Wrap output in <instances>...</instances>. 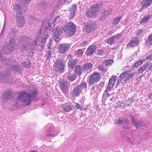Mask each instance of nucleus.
<instances>
[{
  "label": "nucleus",
  "instance_id": "24",
  "mask_svg": "<svg viewBox=\"0 0 152 152\" xmlns=\"http://www.w3.org/2000/svg\"><path fill=\"white\" fill-rule=\"evenodd\" d=\"M151 18L150 15H148L145 17L143 18L140 22L141 24H145Z\"/></svg>",
  "mask_w": 152,
  "mask_h": 152
},
{
  "label": "nucleus",
  "instance_id": "51",
  "mask_svg": "<svg viewBox=\"0 0 152 152\" xmlns=\"http://www.w3.org/2000/svg\"><path fill=\"white\" fill-rule=\"evenodd\" d=\"M51 44V41L49 42V46L48 47V48L50 49V44Z\"/></svg>",
  "mask_w": 152,
  "mask_h": 152
},
{
  "label": "nucleus",
  "instance_id": "1",
  "mask_svg": "<svg viewBox=\"0 0 152 152\" xmlns=\"http://www.w3.org/2000/svg\"><path fill=\"white\" fill-rule=\"evenodd\" d=\"M38 94V92L36 90L32 91L31 94L28 92L23 91L20 93L16 100L17 101H21L26 105H29L33 99L35 98L36 96Z\"/></svg>",
  "mask_w": 152,
  "mask_h": 152
},
{
  "label": "nucleus",
  "instance_id": "22",
  "mask_svg": "<svg viewBox=\"0 0 152 152\" xmlns=\"http://www.w3.org/2000/svg\"><path fill=\"white\" fill-rule=\"evenodd\" d=\"M60 35L58 31H56L54 32V39L56 42H57L61 40Z\"/></svg>",
  "mask_w": 152,
  "mask_h": 152
},
{
  "label": "nucleus",
  "instance_id": "4",
  "mask_svg": "<svg viewBox=\"0 0 152 152\" xmlns=\"http://www.w3.org/2000/svg\"><path fill=\"white\" fill-rule=\"evenodd\" d=\"M99 5L96 4L89 9L86 12V15L89 18L95 17L98 13Z\"/></svg>",
  "mask_w": 152,
  "mask_h": 152
},
{
  "label": "nucleus",
  "instance_id": "3",
  "mask_svg": "<svg viewBox=\"0 0 152 152\" xmlns=\"http://www.w3.org/2000/svg\"><path fill=\"white\" fill-rule=\"evenodd\" d=\"M135 72L131 73L130 70H127L123 72L121 74L118 78V83H121L122 80L125 78L124 81H126L129 80L130 79L132 78L134 75Z\"/></svg>",
  "mask_w": 152,
  "mask_h": 152
},
{
  "label": "nucleus",
  "instance_id": "39",
  "mask_svg": "<svg viewBox=\"0 0 152 152\" xmlns=\"http://www.w3.org/2000/svg\"><path fill=\"white\" fill-rule=\"evenodd\" d=\"M31 63L29 62L28 64H26L25 62H23L22 63V65L23 66H24L26 67H29L30 66Z\"/></svg>",
  "mask_w": 152,
  "mask_h": 152
},
{
  "label": "nucleus",
  "instance_id": "9",
  "mask_svg": "<svg viewBox=\"0 0 152 152\" xmlns=\"http://www.w3.org/2000/svg\"><path fill=\"white\" fill-rule=\"evenodd\" d=\"M16 19L17 24L19 27H22L24 26L25 23V20L22 15V13H17Z\"/></svg>",
  "mask_w": 152,
  "mask_h": 152
},
{
  "label": "nucleus",
  "instance_id": "50",
  "mask_svg": "<svg viewBox=\"0 0 152 152\" xmlns=\"http://www.w3.org/2000/svg\"><path fill=\"white\" fill-rule=\"evenodd\" d=\"M148 69L150 70H152V64L149 66Z\"/></svg>",
  "mask_w": 152,
  "mask_h": 152
},
{
  "label": "nucleus",
  "instance_id": "20",
  "mask_svg": "<svg viewBox=\"0 0 152 152\" xmlns=\"http://www.w3.org/2000/svg\"><path fill=\"white\" fill-rule=\"evenodd\" d=\"M82 92L83 90H85L87 89V85L86 82H82L80 85L77 86Z\"/></svg>",
  "mask_w": 152,
  "mask_h": 152
},
{
  "label": "nucleus",
  "instance_id": "43",
  "mask_svg": "<svg viewBox=\"0 0 152 152\" xmlns=\"http://www.w3.org/2000/svg\"><path fill=\"white\" fill-rule=\"evenodd\" d=\"M75 107H77V109H80V111H81L82 110V108H81V107H80V105L78 103H76L75 104Z\"/></svg>",
  "mask_w": 152,
  "mask_h": 152
},
{
  "label": "nucleus",
  "instance_id": "34",
  "mask_svg": "<svg viewBox=\"0 0 152 152\" xmlns=\"http://www.w3.org/2000/svg\"><path fill=\"white\" fill-rule=\"evenodd\" d=\"M113 62V61L112 59H108L105 61L104 64L106 66H110Z\"/></svg>",
  "mask_w": 152,
  "mask_h": 152
},
{
  "label": "nucleus",
  "instance_id": "12",
  "mask_svg": "<svg viewBox=\"0 0 152 152\" xmlns=\"http://www.w3.org/2000/svg\"><path fill=\"white\" fill-rule=\"evenodd\" d=\"M139 43V38L137 37H134L133 39H131V41L127 45V47L129 48L135 47L138 45Z\"/></svg>",
  "mask_w": 152,
  "mask_h": 152
},
{
  "label": "nucleus",
  "instance_id": "16",
  "mask_svg": "<svg viewBox=\"0 0 152 152\" xmlns=\"http://www.w3.org/2000/svg\"><path fill=\"white\" fill-rule=\"evenodd\" d=\"M152 2V0H143L142 2H141L140 4H143L141 7V9H143L144 7H146L149 6Z\"/></svg>",
  "mask_w": 152,
  "mask_h": 152
},
{
  "label": "nucleus",
  "instance_id": "49",
  "mask_svg": "<svg viewBox=\"0 0 152 152\" xmlns=\"http://www.w3.org/2000/svg\"><path fill=\"white\" fill-rule=\"evenodd\" d=\"M48 38V37L47 36H46V37H45L44 38H43L42 39V42H45L46 39H47Z\"/></svg>",
  "mask_w": 152,
  "mask_h": 152
},
{
  "label": "nucleus",
  "instance_id": "17",
  "mask_svg": "<svg viewBox=\"0 0 152 152\" xmlns=\"http://www.w3.org/2000/svg\"><path fill=\"white\" fill-rule=\"evenodd\" d=\"M132 123L134 124L136 128H139L143 126V124L142 122L140 121L136 122L133 116H132Z\"/></svg>",
  "mask_w": 152,
  "mask_h": 152
},
{
  "label": "nucleus",
  "instance_id": "2",
  "mask_svg": "<svg viewBox=\"0 0 152 152\" xmlns=\"http://www.w3.org/2000/svg\"><path fill=\"white\" fill-rule=\"evenodd\" d=\"M62 30L68 37L71 36L73 35L75 32V25L72 23L69 22L66 26L63 27Z\"/></svg>",
  "mask_w": 152,
  "mask_h": 152
},
{
  "label": "nucleus",
  "instance_id": "33",
  "mask_svg": "<svg viewBox=\"0 0 152 152\" xmlns=\"http://www.w3.org/2000/svg\"><path fill=\"white\" fill-rule=\"evenodd\" d=\"M83 53V51L82 49H80L77 50L76 53L75 54L78 57L81 56Z\"/></svg>",
  "mask_w": 152,
  "mask_h": 152
},
{
  "label": "nucleus",
  "instance_id": "59",
  "mask_svg": "<svg viewBox=\"0 0 152 152\" xmlns=\"http://www.w3.org/2000/svg\"><path fill=\"white\" fill-rule=\"evenodd\" d=\"M18 104V103H17L16 105H17Z\"/></svg>",
  "mask_w": 152,
  "mask_h": 152
},
{
  "label": "nucleus",
  "instance_id": "7",
  "mask_svg": "<svg viewBox=\"0 0 152 152\" xmlns=\"http://www.w3.org/2000/svg\"><path fill=\"white\" fill-rule=\"evenodd\" d=\"M94 24L92 21H90L87 22L84 26V30L86 33L92 32L94 30Z\"/></svg>",
  "mask_w": 152,
  "mask_h": 152
},
{
  "label": "nucleus",
  "instance_id": "29",
  "mask_svg": "<svg viewBox=\"0 0 152 152\" xmlns=\"http://www.w3.org/2000/svg\"><path fill=\"white\" fill-rule=\"evenodd\" d=\"M99 69H100L102 71L105 72L107 69V68L105 64H101L99 66Z\"/></svg>",
  "mask_w": 152,
  "mask_h": 152
},
{
  "label": "nucleus",
  "instance_id": "55",
  "mask_svg": "<svg viewBox=\"0 0 152 152\" xmlns=\"http://www.w3.org/2000/svg\"><path fill=\"white\" fill-rule=\"evenodd\" d=\"M86 110V108L85 107H84L82 109V110Z\"/></svg>",
  "mask_w": 152,
  "mask_h": 152
},
{
  "label": "nucleus",
  "instance_id": "52",
  "mask_svg": "<svg viewBox=\"0 0 152 152\" xmlns=\"http://www.w3.org/2000/svg\"><path fill=\"white\" fill-rule=\"evenodd\" d=\"M38 42V39H36L35 40V42L34 44L37 45V42Z\"/></svg>",
  "mask_w": 152,
  "mask_h": 152
},
{
  "label": "nucleus",
  "instance_id": "26",
  "mask_svg": "<svg viewBox=\"0 0 152 152\" xmlns=\"http://www.w3.org/2000/svg\"><path fill=\"white\" fill-rule=\"evenodd\" d=\"M121 18V16H118L114 18L113 21V24L115 26L117 25L120 22Z\"/></svg>",
  "mask_w": 152,
  "mask_h": 152
},
{
  "label": "nucleus",
  "instance_id": "40",
  "mask_svg": "<svg viewBox=\"0 0 152 152\" xmlns=\"http://www.w3.org/2000/svg\"><path fill=\"white\" fill-rule=\"evenodd\" d=\"M88 42L87 41H84L82 42L80 44V45L82 47H85L87 46L88 44Z\"/></svg>",
  "mask_w": 152,
  "mask_h": 152
},
{
  "label": "nucleus",
  "instance_id": "45",
  "mask_svg": "<svg viewBox=\"0 0 152 152\" xmlns=\"http://www.w3.org/2000/svg\"><path fill=\"white\" fill-rule=\"evenodd\" d=\"M152 55H149L148 56H147L146 58V59L145 60H152Z\"/></svg>",
  "mask_w": 152,
  "mask_h": 152
},
{
  "label": "nucleus",
  "instance_id": "8",
  "mask_svg": "<svg viewBox=\"0 0 152 152\" xmlns=\"http://www.w3.org/2000/svg\"><path fill=\"white\" fill-rule=\"evenodd\" d=\"M70 45L68 43H62L60 44L58 48V52L62 54L67 52L70 48Z\"/></svg>",
  "mask_w": 152,
  "mask_h": 152
},
{
  "label": "nucleus",
  "instance_id": "18",
  "mask_svg": "<svg viewBox=\"0 0 152 152\" xmlns=\"http://www.w3.org/2000/svg\"><path fill=\"white\" fill-rule=\"evenodd\" d=\"M77 10L76 6L75 5H72L71 10H70V18H73L75 15V12Z\"/></svg>",
  "mask_w": 152,
  "mask_h": 152
},
{
  "label": "nucleus",
  "instance_id": "27",
  "mask_svg": "<svg viewBox=\"0 0 152 152\" xmlns=\"http://www.w3.org/2000/svg\"><path fill=\"white\" fill-rule=\"evenodd\" d=\"M92 67V65L90 63L86 64L83 66L84 70H87L91 69Z\"/></svg>",
  "mask_w": 152,
  "mask_h": 152
},
{
  "label": "nucleus",
  "instance_id": "28",
  "mask_svg": "<svg viewBox=\"0 0 152 152\" xmlns=\"http://www.w3.org/2000/svg\"><path fill=\"white\" fill-rule=\"evenodd\" d=\"M14 10L16 11V12H17V13H22L21 12V9L20 7V5L19 4L15 5L14 7Z\"/></svg>",
  "mask_w": 152,
  "mask_h": 152
},
{
  "label": "nucleus",
  "instance_id": "13",
  "mask_svg": "<svg viewBox=\"0 0 152 152\" xmlns=\"http://www.w3.org/2000/svg\"><path fill=\"white\" fill-rule=\"evenodd\" d=\"M121 36V34H117L116 36L113 35L107 39L106 42L107 44L111 45L114 42L115 39L120 38Z\"/></svg>",
  "mask_w": 152,
  "mask_h": 152
},
{
  "label": "nucleus",
  "instance_id": "38",
  "mask_svg": "<svg viewBox=\"0 0 152 152\" xmlns=\"http://www.w3.org/2000/svg\"><path fill=\"white\" fill-rule=\"evenodd\" d=\"M103 96H104L106 98L107 97H109L110 95V94L108 93V91H107L106 90L104 92Z\"/></svg>",
  "mask_w": 152,
  "mask_h": 152
},
{
  "label": "nucleus",
  "instance_id": "37",
  "mask_svg": "<svg viewBox=\"0 0 152 152\" xmlns=\"http://www.w3.org/2000/svg\"><path fill=\"white\" fill-rule=\"evenodd\" d=\"M143 30L142 29L138 30L136 32V35L138 36L140 35L142 32Z\"/></svg>",
  "mask_w": 152,
  "mask_h": 152
},
{
  "label": "nucleus",
  "instance_id": "56",
  "mask_svg": "<svg viewBox=\"0 0 152 152\" xmlns=\"http://www.w3.org/2000/svg\"><path fill=\"white\" fill-rule=\"evenodd\" d=\"M95 86H93L92 87V88H93L95 87Z\"/></svg>",
  "mask_w": 152,
  "mask_h": 152
},
{
  "label": "nucleus",
  "instance_id": "57",
  "mask_svg": "<svg viewBox=\"0 0 152 152\" xmlns=\"http://www.w3.org/2000/svg\"><path fill=\"white\" fill-rule=\"evenodd\" d=\"M125 121H126H126H127V120L126 119L125 120Z\"/></svg>",
  "mask_w": 152,
  "mask_h": 152
},
{
  "label": "nucleus",
  "instance_id": "6",
  "mask_svg": "<svg viewBox=\"0 0 152 152\" xmlns=\"http://www.w3.org/2000/svg\"><path fill=\"white\" fill-rule=\"evenodd\" d=\"M64 64L63 61L61 59L56 61L54 65V68L56 71H59L61 72L64 71Z\"/></svg>",
  "mask_w": 152,
  "mask_h": 152
},
{
  "label": "nucleus",
  "instance_id": "46",
  "mask_svg": "<svg viewBox=\"0 0 152 152\" xmlns=\"http://www.w3.org/2000/svg\"><path fill=\"white\" fill-rule=\"evenodd\" d=\"M124 123V121L123 120L119 119L118 120V123H117V124H122Z\"/></svg>",
  "mask_w": 152,
  "mask_h": 152
},
{
  "label": "nucleus",
  "instance_id": "58",
  "mask_svg": "<svg viewBox=\"0 0 152 152\" xmlns=\"http://www.w3.org/2000/svg\"><path fill=\"white\" fill-rule=\"evenodd\" d=\"M151 96V95L149 96V97H150Z\"/></svg>",
  "mask_w": 152,
  "mask_h": 152
},
{
  "label": "nucleus",
  "instance_id": "5",
  "mask_svg": "<svg viewBox=\"0 0 152 152\" xmlns=\"http://www.w3.org/2000/svg\"><path fill=\"white\" fill-rule=\"evenodd\" d=\"M69 83L66 80H61L58 82V86L63 92L67 94L69 91Z\"/></svg>",
  "mask_w": 152,
  "mask_h": 152
},
{
  "label": "nucleus",
  "instance_id": "14",
  "mask_svg": "<svg viewBox=\"0 0 152 152\" xmlns=\"http://www.w3.org/2000/svg\"><path fill=\"white\" fill-rule=\"evenodd\" d=\"M95 50V47L94 45H90L86 51V55L88 56L93 54Z\"/></svg>",
  "mask_w": 152,
  "mask_h": 152
},
{
  "label": "nucleus",
  "instance_id": "48",
  "mask_svg": "<svg viewBox=\"0 0 152 152\" xmlns=\"http://www.w3.org/2000/svg\"><path fill=\"white\" fill-rule=\"evenodd\" d=\"M106 17H107L105 15H103V16L101 17L100 18V20H104V19Z\"/></svg>",
  "mask_w": 152,
  "mask_h": 152
},
{
  "label": "nucleus",
  "instance_id": "41",
  "mask_svg": "<svg viewBox=\"0 0 152 152\" xmlns=\"http://www.w3.org/2000/svg\"><path fill=\"white\" fill-rule=\"evenodd\" d=\"M112 85H109V84H108V85L107 86V88L106 89V90L107 91H110L111 90V88H112L113 86L112 87Z\"/></svg>",
  "mask_w": 152,
  "mask_h": 152
},
{
  "label": "nucleus",
  "instance_id": "47",
  "mask_svg": "<svg viewBox=\"0 0 152 152\" xmlns=\"http://www.w3.org/2000/svg\"><path fill=\"white\" fill-rule=\"evenodd\" d=\"M72 0H61V1L62 2V3L63 4L65 3V2L68 1V2H69L71 1Z\"/></svg>",
  "mask_w": 152,
  "mask_h": 152
},
{
  "label": "nucleus",
  "instance_id": "15",
  "mask_svg": "<svg viewBox=\"0 0 152 152\" xmlns=\"http://www.w3.org/2000/svg\"><path fill=\"white\" fill-rule=\"evenodd\" d=\"M78 61L77 59H76L69 60L67 63L69 67L71 69L73 68Z\"/></svg>",
  "mask_w": 152,
  "mask_h": 152
},
{
  "label": "nucleus",
  "instance_id": "19",
  "mask_svg": "<svg viewBox=\"0 0 152 152\" xmlns=\"http://www.w3.org/2000/svg\"><path fill=\"white\" fill-rule=\"evenodd\" d=\"M75 72L80 76L82 74V68L80 65H77L75 67Z\"/></svg>",
  "mask_w": 152,
  "mask_h": 152
},
{
  "label": "nucleus",
  "instance_id": "25",
  "mask_svg": "<svg viewBox=\"0 0 152 152\" xmlns=\"http://www.w3.org/2000/svg\"><path fill=\"white\" fill-rule=\"evenodd\" d=\"M67 78L70 81H73L76 79V77L75 75V74L69 73L67 75Z\"/></svg>",
  "mask_w": 152,
  "mask_h": 152
},
{
  "label": "nucleus",
  "instance_id": "30",
  "mask_svg": "<svg viewBox=\"0 0 152 152\" xmlns=\"http://www.w3.org/2000/svg\"><path fill=\"white\" fill-rule=\"evenodd\" d=\"M73 108L70 105H68L63 109V110L66 112H69L72 110Z\"/></svg>",
  "mask_w": 152,
  "mask_h": 152
},
{
  "label": "nucleus",
  "instance_id": "21",
  "mask_svg": "<svg viewBox=\"0 0 152 152\" xmlns=\"http://www.w3.org/2000/svg\"><path fill=\"white\" fill-rule=\"evenodd\" d=\"M116 79V76L115 75L113 76L110 79L108 84H109V85H112V87L115 84V81Z\"/></svg>",
  "mask_w": 152,
  "mask_h": 152
},
{
  "label": "nucleus",
  "instance_id": "31",
  "mask_svg": "<svg viewBox=\"0 0 152 152\" xmlns=\"http://www.w3.org/2000/svg\"><path fill=\"white\" fill-rule=\"evenodd\" d=\"M143 62L144 61L143 60H140L139 61H137L133 65V67H137L139 66L142 64Z\"/></svg>",
  "mask_w": 152,
  "mask_h": 152
},
{
  "label": "nucleus",
  "instance_id": "10",
  "mask_svg": "<svg viewBox=\"0 0 152 152\" xmlns=\"http://www.w3.org/2000/svg\"><path fill=\"white\" fill-rule=\"evenodd\" d=\"M100 77V74L98 72L94 73L91 75L89 79V83L92 85L95 83L99 81Z\"/></svg>",
  "mask_w": 152,
  "mask_h": 152
},
{
  "label": "nucleus",
  "instance_id": "35",
  "mask_svg": "<svg viewBox=\"0 0 152 152\" xmlns=\"http://www.w3.org/2000/svg\"><path fill=\"white\" fill-rule=\"evenodd\" d=\"M112 10H109L107 11H105L104 12V15H105L107 17H108L111 15Z\"/></svg>",
  "mask_w": 152,
  "mask_h": 152
},
{
  "label": "nucleus",
  "instance_id": "11",
  "mask_svg": "<svg viewBox=\"0 0 152 152\" xmlns=\"http://www.w3.org/2000/svg\"><path fill=\"white\" fill-rule=\"evenodd\" d=\"M81 92L80 90L79 89L77 86H76L73 88L71 92V96L72 98L78 96L81 94Z\"/></svg>",
  "mask_w": 152,
  "mask_h": 152
},
{
  "label": "nucleus",
  "instance_id": "53",
  "mask_svg": "<svg viewBox=\"0 0 152 152\" xmlns=\"http://www.w3.org/2000/svg\"><path fill=\"white\" fill-rule=\"evenodd\" d=\"M2 54L0 53V60H2Z\"/></svg>",
  "mask_w": 152,
  "mask_h": 152
},
{
  "label": "nucleus",
  "instance_id": "36",
  "mask_svg": "<svg viewBox=\"0 0 152 152\" xmlns=\"http://www.w3.org/2000/svg\"><path fill=\"white\" fill-rule=\"evenodd\" d=\"M12 93V92L11 91H10L9 90L8 92H6L4 95V96L5 97H7L8 96H10Z\"/></svg>",
  "mask_w": 152,
  "mask_h": 152
},
{
  "label": "nucleus",
  "instance_id": "32",
  "mask_svg": "<svg viewBox=\"0 0 152 152\" xmlns=\"http://www.w3.org/2000/svg\"><path fill=\"white\" fill-rule=\"evenodd\" d=\"M146 43L147 45L148 44L149 45L152 44V33L149 35Z\"/></svg>",
  "mask_w": 152,
  "mask_h": 152
},
{
  "label": "nucleus",
  "instance_id": "23",
  "mask_svg": "<svg viewBox=\"0 0 152 152\" xmlns=\"http://www.w3.org/2000/svg\"><path fill=\"white\" fill-rule=\"evenodd\" d=\"M148 66V64L146 63L144 64L143 66H141L139 69L138 70V74H140V73H142L145 70Z\"/></svg>",
  "mask_w": 152,
  "mask_h": 152
},
{
  "label": "nucleus",
  "instance_id": "42",
  "mask_svg": "<svg viewBox=\"0 0 152 152\" xmlns=\"http://www.w3.org/2000/svg\"><path fill=\"white\" fill-rule=\"evenodd\" d=\"M97 53L99 55H102L103 53V51L102 49H99L97 50Z\"/></svg>",
  "mask_w": 152,
  "mask_h": 152
},
{
  "label": "nucleus",
  "instance_id": "54",
  "mask_svg": "<svg viewBox=\"0 0 152 152\" xmlns=\"http://www.w3.org/2000/svg\"><path fill=\"white\" fill-rule=\"evenodd\" d=\"M30 1V0H26L25 2L26 3H28V2H29Z\"/></svg>",
  "mask_w": 152,
  "mask_h": 152
},
{
  "label": "nucleus",
  "instance_id": "44",
  "mask_svg": "<svg viewBox=\"0 0 152 152\" xmlns=\"http://www.w3.org/2000/svg\"><path fill=\"white\" fill-rule=\"evenodd\" d=\"M48 56L47 59H48V60H49V59L50 58V56H51V55H52V53H51V50H50L49 51H48Z\"/></svg>",
  "mask_w": 152,
  "mask_h": 152
}]
</instances>
